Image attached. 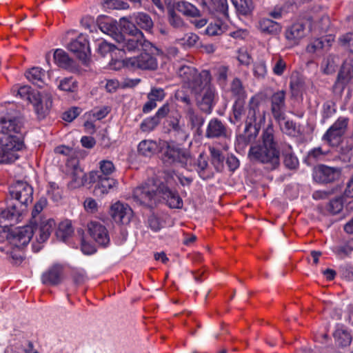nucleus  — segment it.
Listing matches in <instances>:
<instances>
[{
  "label": "nucleus",
  "instance_id": "obj_24",
  "mask_svg": "<svg viewBox=\"0 0 353 353\" xmlns=\"http://www.w3.org/2000/svg\"><path fill=\"white\" fill-rule=\"evenodd\" d=\"M331 46L330 39L316 38L312 39L306 46L307 53L321 56Z\"/></svg>",
  "mask_w": 353,
  "mask_h": 353
},
{
  "label": "nucleus",
  "instance_id": "obj_62",
  "mask_svg": "<svg viewBox=\"0 0 353 353\" xmlns=\"http://www.w3.org/2000/svg\"><path fill=\"white\" fill-rule=\"evenodd\" d=\"M326 154L327 152L323 151L321 148H315L309 152L307 158L310 161H318Z\"/></svg>",
  "mask_w": 353,
  "mask_h": 353
},
{
  "label": "nucleus",
  "instance_id": "obj_27",
  "mask_svg": "<svg viewBox=\"0 0 353 353\" xmlns=\"http://www.w3.org/2000/svg\"><path fill=\"white\" fill-rule=\"evenodd\" d=\"M98 183L94 188V192L97 195L108 194L109 191L118 185V182L114 179L97 175Z\"/></svg>",
  "mask_w": 353,
  "mask_h": 353
},
{
  "label": "nucleus",
  "instance_id": "obj_59",
  "mask_svg": "<svg viewBox=\"0 0 353 353\" xmlns=\"http://www.w3.org/2000/svg\"><path fill=\"white\" fill-rule=\"evenodd\" d=\"M47 199L44 197L40 198L34 204L32 212V219H35L36 216L43 210L47 205Z\"/></svg>",
  "mask_w": 353,
  "mask_h": 353
},
{
  "label": "nucleus",
  "instance_id": "obj_50",
  "mask_svg": "<svg viewBox=\"0 0 353 353\" xmlns=\"http://www.w3.org/2000/svg\"><path fill=\"white\" fill-rule=\"evenodd\" d=\"M332 250L336 255L343 257L351 254L353 247L350 243H345L334 247Z\"/></svg>",
  "mask_w": 353,
  "mask_h": 353
},
{
  "label": "nucleus",
  "instance_id": "obj_20",
  "mask_svg": "<svg viewBox=\"0 0 353 353\" xmlns=\"http://www.w3.org/2000/svg\"><path fill=\"white\" fill-rule=\"evenodd\" d=\"M205 137L208 139L226 138L228 137L227 128L217 118L212 119L208 123Z\"/></svg>",
  "mask_w": 353,
  "mask_h": 353
},
{
  "label": "nucleus",
  "instance_id": "obj_16",
  "mask_svg": "<svg viewBox=\"0 0 353 353\" xmlns=\"http://www.w3.org/2000/svg\"><path fill=\"white\" fill-rule=\"evenodd\" d=\"M110 214L115 222L125 225L130 222L133 212L128 204L117 201L111 205Z\"/></svg>",
  "mask_w": 353,
  "mask_h": 353
},
{
  "label": "nucleus",
  "instance_id": "obj_52",
  "mask_svg": "<svg viewBox=\"0 0 353 353\" xmlns=\"http://www.w3.org/2000/svg\"><path fill=\"white\" fill-rule=\"evenodd\" d=\"M321 69L323 73L330 74L336 69V63L332 57H327L322 63Z\"/></svg>",
  "mask_w": 353,
  "mask_h": 353
},
{
  "label": "nucleus",
  "instance_id": "obj_19",
  "mask_svg": "<svg viewBox=\"0 0 353 353\" xmlns=\"http://www.w3.org/2000/svg\"><path fill=\"white\" fill-rule=\"evenodd\" d=\"M34 106V111L39 119H43L48 113L52 107V99L48 94L42 95L37 93L33 97L32 101L30 102Z\"/></svg>",
  "mask_w": 353,
  "mask_h": 353
},
{
  "label": "nucleus",
  "instance_id": "obj_41",
  "mask_svg": "<svg viewBox=\"0 0 353 353\" xmlns=\"http://www.w3.org/2000/svg\"><path fill=\"white\" fill-rule=\"evenodd\" d=\"M228 8L226 0H211L209 7L212 13L220 14L225 18L228 17Z\"/></svg>",
  "mask_w": 353,
  "mask_h": 353
},
{
  "label": "nucleus",
  "instance_id": "obj_60",
  "mask_svg": "<svg viewBox=\"0 0 353 353\" xmlns=\"http://www.w3.org/2000/svg\"><path fill=\"white\" fill-rule=\"evenodd\" d=\"M237 59L241 64L245 65H248L252 61L250 55L245 48H240L239 50Z\"/></svg>",
  "mask_w": 353,
  "mask_h": 353
},
{
  "label": "nucleus",
  "instance_id": "obj_13",
  "mask_svg": "<svg viewBox=\"0 0 353 353\" xmlns=\"http://www.w3.org/2000/svg\"><path fill=\"white\" fill-rule=\"evenodd\" d=\"M341 174L339 168L319 165L314 169L313 177L319 183H328L339 179Z\"/></svg>",
  "mask_w": 353,
  "mask_h": 353
},
{
  "label": "nucleus",
  "instance_id": "obj_29",
  "mask_svg": "<svg viewBox=\"0 0 353 353\" xmlns=\"http://www.w3.org/2000/svg\"><path fill=\"white\" fill-rule=\"evenodd\" d=\"M11 234L12 232L7 237V244L5 246L0 245V251L10 255L13 261V263L18 264L22 261V255L20 249L24 246L17 247L14 245H12L10 242V237Z\"/></svg>",
  "mask_w": 353,
  "mask_h": 353
},
{
  "label": "nucleus",
  "instance_id": "obj_51",
  "mask_svg": "<svg viewBox=\"0 0 353 353\" xmlns=\"http://www.w3.org/2000/svg\"><path fill=\"white\" fill-rule=\"evenodd\" d=\"M159 123V121L153 116L144 119L140 125V128L143 132H150L153 130Z\"/></svg>",
  "mask_w": 353,
  "mask_h": 353
},
{
  "label": "nucleus",
  "instance_id": "obj_5",
  "mask_svg": "<svg viewBox=\"0 0 353 353\" xmlns=\"http://www.w3.org/2000/svg\"><path fill=\"white\" fill-rule=\"evenodd\" d=\"M54 227V219L43 218L41 219L39 225H26L14 229L12 231L10 242L17 247L26 246L34 235L37 243H44L48 239Z\"/></svg>",
  "mask_w": 353,
  "mask_h": 353
},
{
  "label": "nucleus",
  "instance_id": "obj_45",
  "mask_svg": "<svg viewBox=\"0 0 353 353\" xmlns=\"http://www.w3.org/2000/svg\"><path fill=\"white\" fill-rule=\"evenodd\" d=\"M86 182L85 174L80 169H76L72 173L70 185L73 188H79Z\"/></svg>",
  "mask_w": 353,
  "mask_h": 353
},
{
  "label": "nucleus",
  "instance_id": "obj_26",
  "mask_svg": "<svg viewBox=\"0 0 353 353\" xmlns=\"http://www.w3.org/2000/svg\"><path fill=\"white\" fill-rule=\"evenodd\" d=\"M260 128H252L245 131L243 134L239 135L236 139V149L243 150L245 147L256 138Z\"/></svg>",
  "mask_w": 353,
  "mask_h": 353
},
{
  "label": "nucleus",
  "instance_id": "obj_3",
  "mask_svg": "<svg viewBox=\"0 0 353 353\" xmlns=\"http://www.w3.org/2000/svg\"><path fill=\"white\" fill-rule=\"evenodd\" d=\"M261 101L259 97L250 98L248 105L245 107L241 99H237L232 106V117H230L233 124L245 123L246 130L252 128H261L265 121V111L261 110Z\"/></svg>",
  "mask_w": 353,
  "mask_h": 353
},
{
  "label": "nucleus",
  "instance_id": "obj_23",
  "mask_svg": "<svg viewBox=\"0 0 353 353\" xmlns=\"http://www.w3.org/2000/svg\"><path fill=\"white\" fill-rule=\"evenodd\" d=\"M165 97V91L161 88H152L148 94V101L143 107V112L148 113L157 107V102L161 101Z\"/></svg>",
  "mask_w": 353,
  "mask_h": 353
},
{
  "label": "nucleus",
  "instance_id": "obj_22",
  "mask_svg": "<svg viewBox=\"0 0 353 353\" xmlns=\"http://www.w3.org/2000/svg\"><path fill=\"white\" fill-rule=\"evenodd\" d=\"M62 274V266L54 265L43 273L41 276L42 283L48 285H57L61 281Z\"/></svg>",
  "mask_w": 353,
  "mask_h": 353
},
{
  "label": "nucleus",
  "instance_id": "obj_56",
  "mask_svg": "<svg viewBox=\"0 0 353 353\" xmlns=\"http://www.w3.org/2000/svg\"><path fill=\"white\" fill-rule=\"evenodd\" d=\"M281 130L290 136H294L296 132V128L295 123L292 121H284L283 123L280 124Z\"/></svg>",
  "mask_w": 353,
  "mask_h": 353
},
{
  "label": "nucleus",
  "instance_id": "obj_14",
  "mask_svg": "<svg viewBox=\"0 0 353 353\" xmlns=\"http://www.w3.org/2000/svg\"><path fill=\"white\" fill-rule=\"evenodd\" d=\"M286 93L284 90H279L274 92L270 97V110L275 120L280 122L285 118L286 109Z\"/></svg>",
  "mask_w": 353,
  "mask_h": 353
},
{
  "label": "nucleus",
  "instance_id": "obj_35",
  "mask_svg": "<svg viewBox=\"0 0 353 353\" xmlns=\"http://www.w3.org/2000/svg\"><path fill=\"white\" fill-rule=\"evenodd\" d=\"M74 230L71 221L65 220L59 223L56 231V236L60 240L65 241L72 234Z\"/></svg>",
  "mask_w": 353,
  "mask_h": 353
},
{
  "label": "nucleus",
  "instance_id": "obj_31",
  "mask_svg": "<svg viewBox=\"0 0 353 353\" xmlns=\"http://www.w3.org/2000/svg\"><path fill=\"white\" fill-rule=\"evenodd\" d=\"M26 78L32 83L42 87L46 77L45 70L39 67H33L26 72Z\"/></svg>",
  "mask_w": 353,
  "mask_h": 353
},
{
  "label": "nucleus",
  "instance_id": "obj_11",
  "mask_svg": "<svg viewBox=\"0 0 353 353\" xmlns=\"http://www.w3.org/2000/svg\"><path fill=\"white\" fill-rule=\"evenodd\" d=\"M162 159L168 164L179 163L185 165L190 159L189 153L174 142H165L161 147Z\"/></svg>",
  "mask_w": 353,
  "mask_h": 353
},
{
  "label": "nucleus",
  "instance_id": "obj_12",
  "mask_svg": "<svg viewBox=\"0 0 353 353\" xmlns=\"http://www.w3.org/2000/svg\"><path fill=\"white\" fill-rule=\"evenodd\" d=\"M349 123V119L344 117H339L325 132L322 140L330 146H336L345 134Z\"/></svg>",
  "mask_w": 353,
  "mask_h": 353
},
{
  "label": "nucleus",
  "instance_id": "obj_10",
  "mask_svg": "<svg viewBox=\"0 0 353 353\" xmlns=\"http://www.w3.org/2000/svg\"><path fill=\"white\" fill-rule=\"evenodd\" d=\"M10 195L16 200L19 208L24 212L27 210L29 203H32L33 197V188L28 183L17 181L9 188Z\"/></svg>",
  "mask_w": 353,
  "mask_h": 353
},
{
  "label": "nucleus",
  "instance_id": "obj_18",
  "mask_svg": "<svg viewBox=\"0 0 353 353\" xmlns=\"http://www.w3.org/2000/svg\"><path fill=\"white\" fill-rule=\"evenodd\" d=\"M24 213L17 204H12L7 209L0 210V227L7 228L19 222Z\"/></svg>",
  "mask_w": 353,
  "mask_h": 353
},
{
  "label": "nucleus",
  "instance_id": "obj_9",
  "mask_svg": "<svg viewBox=\"0 0 353 353\" xmlns=\"http://www.w3.org/2000/svg\"><path fill=\"white\" fill-rule=\"evenodd\" d=\"M160 53L159 49L158 53L145 51L144 53H141L139 56L123 59L122 63L123 66L130 70H154L158 67V62L154 55Z\"/></svg>",
  "mask_w": 353,
  "mask_h": 353
},
{
  "label": "nucleus",
  "instance_id": "obj_43",
  "mask_svg": "<svg viewBox=\"0 0 353 353\" xmlns=\"http://www.w3.org/2000/svg\"><path fill=\"white\" fill-rule=\"evenodd\" d=\"M259 27L262 32L270 34L277 33L280 30L279 24L269 19H261L259 22Z\"/></svg>",
  "mask_w": 353,
  "mask_h": 353
},
{
  "label": "nucleus",
  "instance_id": "obj_54",
  "mask_svg": "<svg viewBox=\"0 0 353 353\" xmlns=\"http://www.w3.org/2000/svg\"><path fill=\"white\" fill-rule=\"evenodd\" d=\"M339 42L343 46L353 52V32H348L341 36Z\"/></svg>",
  "mask_w": 353,
  "mask_h": 353
},
{
  "label": "nucleus",
  "instance_id": "obj_49",
  "mask_svg": "<svg viewBox=\"0 0 353 353\" xmlns=\"http://www.w3.org/2000/svg\"><path fill=\"white\" fill-rule=\"evenodd\" d=\"M231 92L232 94L238 97V99H241L245 97V90L241 81L239 79H234L231 84Z\"/></svg>",
  "mask_w": 353,
  "mask_h": 353
},
{
  "label": "nucleus",
  "instance_id": "obj_46",
  "mask_svg": "<svg viewBox=\"0 0 353 353\" xmlns=\"http://www.w3.org/2000/svg\"><path fill=\"white\" fill-rule=\"evenodd\" d=\"M136 23L141 28L149 30L153 26V22L150 17L143 12H139L135 16Z\"/></svg>",
  "mask_w": 353,
  "mask_h": 353
},
{
  "label": "nucleus",
  "instance_id": "obj_2",
  "mask_svg": "<svg viewBox=\"0 0 353 353\" xmlns=\"http://www.w3.org/2000/svg\"><path fill=\"white\" fill-rule=\"evenodd\" d=\"M261 139V144H254L250 148L248 157L252 161L267 164L274 169L279 165L280 152L272 125H268L263 131Z\"/></svg>",
  "mask_w": 353,
  "mask_h": 353
},
{
  "label": "nucleus",
  "instance_id": "obj_58",
  "mask_svg": "<svg viewBox=\"0 0 353 353\" xmlns=\"http://www.w3.org/2000/svg\"><path fill=\"white\" fill-rule=\"evenodd\" d=\"M342 209L343 203L340 199H335L330 201L327 205V210L333 214L339 213Z\"/></svg>",
  "mask_w": 353,
  "mask_h": 353
},
{
  "label": "nucleus",
  "instance_id": "obj_48",
  "mask_svg": "<svg viewBox=\"0 0 353 353\" xmlns=\"http://www.w3.org/2000/svg\"><path fill=\"white\" fill-rule=\"evenodd\" d=\"M58 88L65 92H75L77 89V81L72 77H66L61 79Z\"/></svg>",
  "mask_w": 353,
  "mask_h": 353
},
{
  "label": "nucleus",
  "instance_id": "obj_44",
  "mask_svg": "<svg viewBox=\"0 0 353 353\" xmlns=\"http://www.w3.org/2000/svg\"><path fill=\"white\" fill-rule=\"evenodd\" d=\"M284 164L290 170L295 169L299 165V161L296 157L292 153V147L288 145V148L283 151Z\"/></svg>",
  "mask_w": 353,
  "mask_h": 353
},
{
  "label": "nucleus",
  "instance_id": "obj_57",
  "mask_svg": "<svg viewBox=\"0 0 353 353\" xmlns=\"http://www.w3.org/2000/svg\"><path fill=\"white\" fill-rule=\"evenodd\" d=\"M199 37L194 33H188L181 39V44L186 47H192L196 45Z\"/></svg>",
  "mask_w": 353,
  "mask_h": 353
},
{
  "label": "nucleus",
  "instance_id": "obj_53",
  "mask_svg": "<svg viewBox=\"0 0 353 353\" xmlns=\"http://www.w3.org/2000/svg\"><path fill=\"white\" fill-rule=\"evenodd\" d=\"M110 112V108L107 106H103L99 108H94L90 113L89 116L92 117L95 120H101L105 118Z\"/></svg>",
  "mask_w": 353,
  "mask_h": 353
},
{
  "label": "nucleus",
  "instance_id": "obj_61",
  "mask_svg": "<svg viewBox=\"0 0 353 353\" xmlns=\"http://www.w3.org/2000/svg\"><path fill=\"white\" fill-rule=\"evenodd\" d=\"M169 23L174 28H180L183 25V19L174 10L169 12Z\"/></svg>",
  "mask_w": 353,
  "mask_h": 353
},
{
  "label": "nucleus",
  "instance_id": "obj_6",
  "mask_svg": "<svg viewBox=\"0 0 353 353\" xmlns=\"http://www.w3.org/2000/svg\"><path fill=\"white\" fill-rule=\"evenodd\" d=\"M117 45L115 48L123 52H134L137 50L150 51L152 53L159 52V48L143 37V33L134 28L128 34H117Z\"/></svg>",
  "mask_w": 353,
  "mask_h": 353
},
{
  "label": "nucleus",
  "instance_id": "obj_34",
  "mask_svg": "<svg viewBox=\"0 0 353 353\" xmlns=\"http://www.w3.org/2000/svg\"><path fill=\"white\" fill-rule=\"evenodd\" d=\"M185 119L192 129L196 128L200 129L204 123V119L195 112L192 107H188L185 109Z\"/></svg>",
  "mask_w": 353,
  "mask_h": 353
},
{
  "label": "nucleus",
  "instance_id": "obj_42",
  "mask_svg": "<svg viewBox=\"0 0 353 353\" xmlns=\"http://www.w3.org/2000/svg\"><path fill=\"white\" fill-rule=\"evenodd\" d=\"M236 11L242 14L247 15L253 9L252 0H231Z\"/></svg>",
  "mask_w": 353,
  "mask_h": 353
},
{
  "label": "nucleus",
  "instance_id": "obj_64",
  "mask_svg": "<svg viewBox=\"0 0 353 353\" xmlns=\"http://www.w3.org/2000/svg\"><path fill=\"white\" fill-rule=\"evenodd\" d=\"M80 114V110L78 108H72L63 114V119L71 122Z\"/></svg>",
  "mask_w": 353,
  "mask_h": 353
},
{
  "label": "nucleus",
  "instance_id": "obj_4",
  "mask_svg": "<svg viewBox=\"0 0 353 353\" xmlns=\"http://www.w3.org/2000/svg\"><path fill=\"white\" fill-rule=\"evenodd\" d=\"M319 19L317 16L304 14L292 25L288 26L285 32L287 41L292 46H297L309 32L319 30V32H326L330 27V19L327 16H322L321 21L316 23Z\"/></svg>",
  "mask_w": 353,
  "mask_h": 353
},
{
  "label": "nucleus",
  "instance_id": "obj_55",
  "mask_svg": "<svg viewBox=\"0 0 353 353\" xmlns=\"http://www.w3.org/2000/svg\"><path fill=\"white\" fill-rule=\"evenodd\" d=\"M99 168L101 174L105 176L111 174L115 170L114 164L108 160H103L99 163Z\"/></svg>",
  "mask_w": 353,
  "mask_h": 353
},
{
  "label": "nucleus",
  "instance_id": "obj_37",
  "mask_svg": "<svg viewBox=\"0 0 353 353\" xmlns=\"http://www.w3.org/2000/svg\"><path fill=\"white\" fill-rule=\"evenodd\" d=\"M157 149V144L152 140H143L138 145V152L140 154L150 157Z\"/></svg>",
  "mask_w": 353,
  "mask_h": 353
},
{
  "label": "nucleus",
  "instance_id": "obj_17",
  "mask_svg": "<svg viewBox=\"0 0 353 353\" xmlns=\"http://www.w3.org/2000/svg\"><path fill=\"white\" fill-rule=\"evenodd\" d=\"M68 49L83 61H86L90 54L88 38L82 34L69 43Z\"/></svg>",
  "mask_w": 353,
  "mask_h": 353
},
{
  "label": "nucleus",
  "instance_id": "obj_38",
  "mask_svg": "<svg viewBox=\"0 0 353 353\" xmlns=\"http://www.w3.org/2000/svg\"><path fill=\"white\" fill-rule=\"evenodd\" d=\"M54 60L58 66L63 68H68L72 64V59H70L68 54L61 49H57L54 51Z\"/></svg>",
  "mask_w": 353,
  "mask_h": 353
},
{
  "label": "nucleus",
  "instance_id": "obj_25",
  "mask_svg": "<svg viewBox=\"0 0 353 353\" xmlns=\"http://www.w3.org/2000/svg\"><path fill=\"white\" fill-rule=\"evenodd\" d=\"M333 336L335 343L341 347H346L352 342V335L348 328L342 324H337Z\"/></svg>",
  "mask_w": 353,
  "mask_h": 353
},
{
  "label": "nucleus",
  "instance_id": "obj_47",
  "mask_svg": "<svg viewBox=\"0 0 353 353\" xmlns=\"http://www.w3.org/2000/svg\"><path fill=\"white\" fill-rule=\"evenodd\" d=\"M272 72L275 75L281 76L286 69L285 61L279 56H274L272 59Z\"/></svg>",
  "mask_w": 353,
  "mask_h": 353
},
{
  "label": "nucleus",
  "instance_id": "obj_15",
  "mask_svg": "<svg viewBox=\"0 0 353 353\" xmlns=\"http://www.w3.org/2000/svg\"><path fill=\"white\" fill-rule=\"evenodd\" d=\"M91 238L100 246L107 247L110 244V236L106 228L99 222L91 221L88 225Z\"/></svg>",
  "mask_w": 353,
  "mask_h": 353
},
{
  "label": "nucleus",
  "instance_id": "obj_33",
  "mask_svg": "<svg viewBox=\"0 0 353 353\" xmlns=\"http://www.w3.org/2000/svg\"><path fill=\"white\" fill-rule=\"evenodd\" d=\"M176 9L188 17H195L200 14L199 10L194 5L185 0L179 1L176 5Z\"/></svg>",
  "mask_w": 353,
  "mask_h": 353
},
{
  "label": "nucleus",
  "instance_id": "obj_63",
  "mask_svg": "<svg viewBox=\"0 0 353 353\" xmlns=\"http://www.w3.org/2000/svg\"><path fill=\"white\" fill-rule=\"evenodd\" d=\"M267 72V67L265 61H260L254 65V73L256 76L264 77Z\"/></svg>",
  "mask_w": 353,
  "mask_h": 353
},
{
  "label": "nucleus",
  "instance_id": "obj_39",
  "mask_svg": "<svg viewBox=\"0 0 353 353\" xmlns=\"http://www.w3.org/2000/svg\"><path fill=\"white\" fill-rule=\"evenodd\" d=\"M352 77L353 70H351V68L347 65L343 66L338 74L337 81L334 87L336 88L339 87L341 90H343L344 85L347 83Z\"/></svg>",
  "mask_w": 353,
  "mask_h": 353
},
{
  "label": "nucleus",
  "instance_id": "obj_8",
  "mask_svg": "<svg viewBox=\"0 0 353 353\" xmlns=\"http://www.w3.org/2000/svg\"><path fill=\"white\" fill-rule=\"evenodd\" d=\"M161 183L154 179H148L137 187L132 194L133 199L140 205L152 207L159 201Z\"/></svg>",
  "mask_w": 353,
  "mask_h": 353
},
{
  "label": "nucleus",
  "instance_id": "obj_32",
  "mask_svg": "<svg viewBox=\"0 0 353 353\" xmlns=\"http://www.w3.org/2000/svg\"><path fill=\"white\" fill-rule=\"evenodd\" d=\"M170 125L171 133L173 134L179 141L184 142L187 140L189 134L185 129L184 123H181L179 119H176L172 121Z\"/></svg>",
  "mask_w": 353,
  "mask_h": 353
},
{
  "label": "nucleus",
  "instance_id": "obj_21",
  "mask_svg": "<svg viewBox=\"0 0 353 353\" xmlns=\"http://www.w3.org/2000/svg\"><path fill=\"white\" fill-rule=\"evenodd\" d=\"M160 197L166 201L170 208L180 209L183 207V201L177 192L172 190L161 183Z\"/></svg>",
  "mask_w": 353,
  "mask_h": 353
},
{
  "label": "nucleus",
  "instance_id": "obj_40",
  "mask_svg": "<svg viewBox=\"0 0 353 353\" xmlns=\"http://www.w3.org/2000/svg\"><path fill=\"white\" fill-rule=\"evenodd\" d=\"M228 30V25L220 20L210 23L205 29V33L210 36H218L222 34Z\"/></svg>",
  "mask_w": 353,
  "mask_h": 353
},
{
  "label": "nucleus",
  "instance_id": "obj_1",
  "mask_svg": "<svg viewBox=\"0 0 353 353\" xmlns=\"http://www.w3.org/2000/svg\"><path fill=\"white\" fill-rule=\"evenodd\" d=\"M21 125L14 110L0 117V163H10L19 158L18 152L24 145L19 136Z\"/></svg>",
  "mask_w": 353,
  "mask_h": 353
},
{
  "label": "nucleus",
  "instance_id": "obj_7",
  "mask_svg": "<svg viewBox=\"0 0 353 353\" xmlns=\"http://www.w3.org/2000/svg\"><path fill=\"white\" fill-rule=\"evenodd\" d=\"M178 75L181 81L195 94L200 93L208 85L211 81L209 71L203 70L198 73L194 68L188 65L180 67L178 70Z\"/></svg>",
  "mask_w": 353,
  "mask_h": 353
},
{
  "label": "nucleus",
  "instance_id": "obj_30",
  "mask_svg": "<svg viewBox=\"0 0 353 353\" xmlns=\"http://www.w3.org/2000/svg\"><path fill=\"white\" fill-rule=\"evenodd\" d=\"M12 94L16 97H19L24 101L31 102L38 92H32V89L28 85H15L12 88Z\"/></svg>",
  "mask_w": 353,
  "mask_h": 353
},
{
  "label": "nucleus",
  "instance_id": "obj_36",
  "mask_svg": "<svg viewBox=\"0 0 353 353\" xmlns=\"http://www.w3.org/2000/svg\"><path fill=\"white\" fill-rule=\"evenodd\" d=\"M214 90L211 88H207L202 97V100L200 105L202 111L205 112L207 113L211 112L214 104Z\"/></svg>",
  "mask_w": 353,
  "mask_h": 353
},
{
  "label": "nucleus",
  "instance_id": "obj_28",
  "mask_svg": "<svg viewBox=\"0 0 353 353\" xmlns=\"http://www.w3.org/2000/svg\"><path fill=\"white\" fill-rule=\"evenodd\" d=\"M99 27L100 30L117 41V34L121 33L118 32L117 21L108 17H104L99 21Z\"/></svg>",
  "mask_w": 353,
  "mask_h": 353
}]
</instances>
